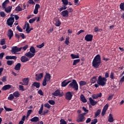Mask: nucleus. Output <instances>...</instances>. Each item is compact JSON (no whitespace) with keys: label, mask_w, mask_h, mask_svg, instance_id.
Segmentation results:
<instances>
[{"label":"nucleus","mask_w":124,"mask_h":124,"mask_svg":"<svg viewBox=\"0 0 124 124\" xmlns=\"http://www.w3.org/2000/svg\"><path fill=\"white\" fill-rule=\"evenodd\" d=\"M89 101H90V102L92 106H95V105H96L97 103V101H94L93 99L91 97H90V98H89Z\"/></svg>","instance_id":"19"},{"label":"nucleus","mask_w":124,"mask_h":124,"mask_svg":"<svg viewBox=\"0 0 124 124\" xmlns=\"http://www.w3.org/2000/svg\"><path fill=\"white\" fill-rule=\"evenodd\" d=\"M6 60H16L17 59V57L15 56H7L5 57Z\"/></svg>","instance_id":"17"},{"label":"nucleus","mask_w":124,"mask_h":124,"mask_svg":"<svg viewBox=\"0 0 124 124\" xmlns=\"http://www.w3.org/2000/svg\"><path fill=\"white\" fill-rule=\"evenodd\" d=\"M71 82V81L69 80V79L64 80L63 82H62V87H66Z\"/></svg>","instance_id":"11"},{"label":"nucleus","mask_w":124,"mask_h":124,"mask_svg":"<svg viewBox=\"0 0 124 124\" xmlns=\"http://www.w3.org/2000/svg\"><path fill=\"white\" fill-rule=\"evenodd\" d=\"M19 90H21L22 91H25V89H24V86H22V85H19Z\"/></svg>","instance_id":"50"},{"label":"nucleus","mask_w":124,"mask_h":124,"mask_svg":"<svg viewBox=\"0 0 124 124\" xmlns=\"http://www.w3.org/2000/svg\"><path fill=\"white\" fill-rule=\"evenodd\" d=\"M21 64L20 63H17V64L15 67V69L17 71H19L20 69Z\"/></svg>","instance_id":"28"},{"label":"nucleus","mask_w":124,"mask_h":124,"mask_svg":"<svg viewBox=\"0 0 124 124\" xmlns=\"http://www.w3.org/2000/svg\"><path fill=\"white\" fill-rule=\"evenodd\" d=\"M38 93L40 95H42V96H43V95H44V93H43V91H42V90H39V91H38Z\"/></svg>","instance_id":"57"},{"label":"nucleus","mask_w":124,"mask_h":124,"mask_svg":"<svg viewBox=\"0 0 124 124\" xmlns=\"http://www.w3.org/2000/svg\"><path fill=\"white\" fill-rule=\"evenodd\" d=\"M13 96L16 97V98L19 97L20 93H19V92L18 91H16L15 92H14L13 93Z\"/></svg>","instance_id":"32"},{"label":"nucleus","mask_w":124,"mask_h":124,"mask_svg":"<svg viewBox=\"0 0 124 124\" xmlns=\"http://www.w3.org/2000/svg\"><path fill=\"white\" fill-rule=\"evenodd\" d=\"M36 50L33 46H31L30 48V51L26 53L25 55L29 58H31L35 55Z\"/></svg>","instance_id":"2"},{"label":"nucleus","mask_w":124,"mask_h":124,"mask_svg":"<svg viewBox=\"0 0 124 124\" xmlns=\"http://www.w3.org/2000/svg\"><path fill=\"white\" fill-rule=\"evenodd\" d=\"M85 32V31H84V30H80V31H79L77 33V35H79V34H80V33H82V32Z\"/></svg>","instance_id":"63"},{"label":"nucleus","mask_w":124,"mask_h":124,"mask_svg":"<svg viewBox=\"0 0 124 124\" xmlns=\"http://www.w3.org/2000/svg\"><path fill=\"white\" fill-rule=\"evenodd\" d=\"M5 55L4 53L2 52L0 54V59L2 60L4 55Z\"/></svg>","instance_id":"60"},{"label":"nucleus","mask_w":124,"mask_h":124,"mask_svg":"<svg viewBox=\"0 0 124 124\" xmlns=\"http://www.w3.org/2000/svg\"><path fill=\"white\" fill-rule=\"evenodd\" d=\"M21 50V48L17 47V46H13L12 47L11 52L13 54H16V52L20 51Z\"/></svg>","instance_id":"8"},{"label":"nucleus","mask_w":124,"mask_h":124,"mask_svg":"<svg viewBox=\"0 0 124 124\" xmlns=\"http://www.w3.org/2000/svg\"><path fill=\"white\" fill-rule=\"evenodd\" d=\"M15 10L16 11L19 12L22 11L23 9L20 7L19 5H18L16 8Z\"/></svg>","instance_id":"33"},{"label":"nucleus","mask_w":124,"mask_h":124,"mask_svg":"<svg viewBox=\"0 0 124 124\" xmlns=\"http://www.w3.org/2000/svg\"><path fill=\"white\" fill-rule=\"evenodd\" d=\"M113 94L109 95V97L108 98V100L110 101L111 100H112L113 97Z\"/></svg>","instance_id":"52"},{"label":"nucleus","mask_w":124,"mask_h":124,"mask_svg":"<svg viewBox=\"0 0 124 124\" xmlns=\"http://www.w3.org/2000/svg\"><path fill=\"white\" fill-rule=\"evenodd\" d=\"M85 120V117L83 116L82 114H79L78 115V117L77 120V122L78 123H82V122H84Z\"/></svg>","instance_id":"9"},{"label":"nucleus","mask_w":124,"mask_h":124,"mask_svg":"<svg viewBox=\"0 0 124 124\" xmlns=\"http://www.w3.org/2000/svg\"><path fill=\"white\" fill-rule=\"evenodd\" d=\"M62 3L64 5H67L68 4V0H62Z\"/></svg>","instance_id":"40"},{"label":"nucleus","mask_w":124,"mask_h":124,"mask_svg":"<svg viewBox=\"0 0 124 124\" xmlns=\"http://www.w3.org/2000/svg\"><path fill=\"white\" fill-rule=\"evenodd\" d=\"M13 36V31L11 29L9 30L7 32V36L9 38V40H11V39Z\"/></svg>","instance_id":"13"},{"label":"nucleus","mask_w":124,"mask_h":124,"mask_svg":"<svg viewBox=\"0 0 124 124\" xmlns=\"http://www.w3.org/2000/svg\"><path fill=\"white\" fill-rule=\"evenodd\" d=\"M82 109H83V110L85 112L88 113L89 110H88V109H87L86 108H85L84 107H83L82 108Z\"/></svg>","instance_id":"62"},{"label":"nucleus","mask_w":124,"mask_h":124,"mask_svg":"<svg viewBox=\"0 0 124 124\" xmlns=\"http://www.w3.org/2000/svg\"><path fill=\"white\" fill-rule=\"evenodd\" d=\"M102 96V94L101 93H99L93 94L92 96V97L93 98V99H97L99 97H101Z\"/></svg>","instance_id":"16"},{"label":"nucleus","mask_w":124,"mask_h":124,"mask_svg":"<svg viewBox=\"0 0 124 124\" xmlns=\"http://www.w3.org/2000/svg\"><path fill=\"white\" fill-rule=\"evenodd\" d=\"M32 110L31 109H30L27 112V117H29L31 113Z\"/></svg>","instance_id":"54"},{"label":"nucleus","mask_w":124,"mask_h":124,"mask_svg":"<svg viewBox=\"0 0 124 124\" xmlns=\"http://www.w3.org/2000/svg\"><path fill=\"white\" fill-rule=\"evenodd\" d=\"M16 29L19 31V32H22L23 30L20 28L18 26L16 27Z\"/></svg>","instance_id":"61"},{"label":"nucleus","mask_w":124,"mask_h":124,"mask_svg":"<svg viewBox=\"0 0 124 124\" xmlns=\"http://www.w3.org/2000/svg\"><path fill=\"white\" fill-rule=\"evenodd\" d=\"M43 108H44V105H43V104H42L41 107L40 108L38 111L39 115H41V113L43 112Z\"/></svg>","instance_id":"35"},{"label":"nucleus","mask_w":124,"mask_h":124,"mask_svg":"<svg viewBox=\"0 0 124 124\" xmlns=\"http://www.w3.org/2000/svg\"><path fill=\"white\" fill-rule=\"evenodd\" d=\"M102 63L101 58L100 55H97L92 62V65L94 68H98Z\"/></svg>","instance_id":"1"},{"label":"nucleus","mask_w":124,"mask_h":124,"mask_svg":"<svg viewBox=\"0 0 124 124\" xmlns=\"http://www.w3.org/2000/svg\"><path fill=\"white\" fill-rule=\"evenodd\" d=\"M36 78V80L38 81L39 79H41L42 78H43V73H40V74L38 75V74H36L35 75Z\"/></svg>","instance_id":"18"},{"label":"nucleus","mask_w":124,"mask_h":124,"mask_svg":"<svg viewBox=\"0 0 124 124\" xmlns=\"http://www.w3.org/2000/svg\"><path fill=\"white\" fill-rule=\"evenodd\" d=\"M40 8V6L38 4H36L35 6V9L34 10L33 13L35 15L37 14L38 12V9Z\"/></svg>","instance_id":"15"},{"label":"nucleus","mask_w":124,"mask_h":124,"mask_svg":"<svg viewBox=\"0 0 124 124\" xmlns=\"http://www.w3.org/2000/svg\"><path fill=\"white\" fill-rule=\"evenodd\" d=\"M69 86L74 88L75 91H78V86L75 79L73 80V81L69 85Z\"/></svg>","instance_id":"5"},{"label":"nucleus","mask_w":124,"mask_h":124,"mask_svg":"<svg viewBox=\"0 0 124 124\" xmlns=\"http://www.w3.org/2000/svg\"><path fill=\"white\" fill-rule=\"evenodd\" d=\"M80 97L81 101H82L83 103L87 102V101L86 99L85 98V96H84L83 94H81L80 95Z\"/></svg>","instance_id":"27"},{"label":"nucleus","mask_w":124,"mask_h":124,"mask_svg":"<svg viewBox=\"0 0 124 124\" xmlns=\"http://www.w3.org/2000/svg\"><path fill=\"white\" fill-rule=\"evenodd\" d=\"M93 35L91 34H87L85 37V40L87 42H91L93 40Z\"/></svg>","instance_id":"10"},{"label":"nucleus","mask_w":124,"mask_h":124,"mask_svg":"<svg viewBox=\"0 0 124 124\" xmlns=\"http://www.w3.org/2000/svg\"><path fill=\"white\" fill-rule=\"evenodd\" d=\"M101 112V109H98L97 111L95 112L94 118H97V117H98V116L100 114Z\"/></svg>","instance_id":"31"},{"label":"nucleus","mask_w":124,"mask_h":124,"mask_svg":"<svg viewBox=\"0 0 124 124\" xmlns=\"http://www.w3.org/2000/svg\"><path fill=\"white\" fill-rule=\"evenodd\" d=\"M107 81V79L104 77H102L101 76H100L98 77V80H97V83L99 85L102 86H104L106 85Z\"/></svg>","instance_id":"3"},{"label":"nucleus","mask_w":124,"mask_h":124,"mask_svg":"<svg viewBox=\"0 0 124 124\" xmlns=\"http://www.w3.org/2000/svg\"><path fill=\"white\" fill-rule=\"evenodd\" d=\"M37 17H35L29 20V23H31V24L33 23L37 19Z\"/></svg>","instance_id":"37"},{"label":"nucleus","mask_w":124,"mask_h":124,"mask_svg":"<svg viewBox=\"0 0 124 124\" xmlns=\"http://www.w3.org/2000/svg\"><path fill=\"white\" fill-rule=\"evenodd\" d=\"M24 85H28L29 84V79L28 78H24L23 80Z\"/></svg>","instance_id":"30"},{"label":"nucleus","mask_w":124,"mask_h":124,"mask_svg":"<svg viewBox=\"0 0 124 124\" xmlns=\"http://www.w3.org/2000/svg\"><path fill=\"white\" fill-rule=\"evenodd\" d=\"M61 15L63 17H68L69 16V12L67 10H65V11H62L61 13Z\"/></svg>","instance_id":"14"},{"label":"nucleus","mask_w":124,"mask_h":124,"mask_svg":"<svg viewBox=\"0 0 124 124\" xmlns=\"http://www.w3.org/2000/svg\"><path fill=\"white\" fill-rule=\"evenodd\" d=\"M45 46V43H43L41 45H37L36 46L38 48H41L43 47H44Z\"/></svg>","instance_id":"42"},{"label":"nucleus","mask_w":124,"mask_h":124,"mask_svg":"<svg viewBox=\"0 0 124 124\" xmlns=\"http://www.w3.org/2000/svg\"><path fill=\"white\" fill-rule=\"evenodd\" d=\"M97 79H96V77H93V78H92L91 79V82L92 83H95Z\"/></svg>","instance_id":"34"},{"label":"nucleus","mask_w":124,"mask_h":124,"mask_svg":"<svg viewBox=\"0 0 124 124\" xmlns=\"http://www.w3.org/2000/svg\"><path fill=\"white\" fill-rule=\"evenodd\" d=\"M20 60H21V61L23 62H25L28 61V59L26 57L25 55V56H22Z\"/></svg>","instance_id":"25"},{"label":"nucleus","mask_w":124,"mask_h":124,"mask_svg":"<svg viewBox=\"0 0 124 124\" xmlns=\"http://www.w3.org/2000/svg\"><path fill=\"white\" fill-rule=\"evenodd\" d=\"M71 56L72 57V59H78L79 58V56L78 55H74L72 54L71 55Z\"/></svg>","instance_id":"38"},{"label":"nucleus","mask_w":124,"mask_h":124,"mask_svg":"<svg viewBox=\"0 0 124 124\" xmlns=\"http://www.w3.org/2000/svg\"><path fill=\"white\" fill-rule=\"evenodd\" d=\"M108 122L109 123H113L114 122V118L112 116V114L110 113L108 116Z\"/></svg>","instance_id":"21"},{"label":"nucleus","mask_w":124,"mask_h":124,"mask_svg":"<svg viewBox=\"0 0 124 124\" xmlns=\"http://www.w3.org/2000/svg\"><path fill=\"white\" fill-rule=\"evenodd\" d=\"M79 59L75 60L73 62V65H76L77 64H78L80 62Z\"/></svg>","instance_id":"36"},{"label":"nucleus","mask_w":124,"mask_h":124,"mask_svg":"<svg viewBox=\"0 0 124 124\" xmlns=\"http://www.w3.org/2000/svg\"><path fill=\"white\" fill-rule=\"evenodd\" d=\"M60 122V124H67V122L64 119H61Z\"/></svg>","instance_id":"44"},{"label":"nucleus","mask_w":124,"mask_h":124,"mask_svg":"<svg viewBox=\"0 0 124 124\" xmlns=\"http://www.w3.org/2000/svg\"><path fill=\"white\" fill-rule=\"evenodd\" d=\"M67 10L68 11V13H72V12H73V10L71 8L67 9Z\"/></svg>","instance_id":"64"},{"label":"nucleus","mask_w":124,"mask_h":124,"mask_svg":"<svg viewBox=\"0 0 124 124\" xmlns=\"http://www.w3.org/2000/svg\"><path fill=\"white\" fill-rule=\"evenodd\" d=\"M4 108L6 110V111H12L13 109L10 108H6L5 106H4Z\"/></svg>","instance_id":"55"},{"label":"nucleus","mask_w":124,"mask_h":124,"mask_svg":"<svg viewBox=\"0 0 124 124\" xmlns=\"http://www.w3.org/2000/svg\"><path fill=\"white\" fill-rule=\"evenodd\" d=\"M14 63V62L13 61H8L7 62V64L8 65H12Z\"/></svg>","instance_id":"45"},{"label":"nucleus","mask_w":124,"mask_h":124,"mask_svg":"<svg viewBox=\"0 0 124 124\" xmlns=\"http://www.w3.org/2000/svg\"><path fill=\"white\" fill-rule=\"evenodd\" d=\"M15 18L11 17L8 18L7 20V24L8 26H10V27H12V25L14 22Z\"/></svg>","instance_id":"7"},{"label":"nucleus","mask_w":124,"mask_h":124,"mask_svg":"<svg viewBox=\"0 0 124 124\" xmlns=\"http://www.w3.org/2000/svg\"><path fill=\"white\" fill-rule=\"evenodd\" d=\"M114 74L113 72H111V74H110V78L112 79H114Z\"/></svg>","instance_id":"58"},{"label":"nucleus","mask_w":124,"mask_h":124,"mask_svg":"<svg viewBox=\"0 0 124 124\" xmlns=\"http://www.w3.org/2000/svg\"><path fill=\"white\" fill-rule=\"evenodd\" d=\"M6 78H7V77H5V76H3L1 79V80L3 81V82H6L7 81L6 80Z\"/></svg>","instance_id":"59"},{"label":"nucleus","mask_w":124,"mask_h":124,"mask_svg":"<svg viewBox=\"0 0 124 124\" xmlns=\"http://www.w3.org/2000/svg\"><path fill=\"white\" fill-rule=\"evenodd\" d=\"M0 15L1 17H4L6 16V14L4 13V12H0Z\"/></svg>","instance_id":"48"},{"label":"nucleus","mask_w":124,"mask_h":124,"mask_svg":"<svg viewBox=\"0 0 124 124\" xmlns=\"http://www.w3.org/2000/svg\"><path fill=\"white\" fill-rule=\"evenodd\" d=\"M51 77L49 73H46V75L44 77V79L43 83H42V85L44 86H46V84H47L46 82H48L50 80Z\"/></svg>","instance_id":"4"},{"label":"nucleus","mask_w":124,"mask_h":124,"mask_svg":"<svg viewBox=\"0 0 124 124\" xmlns=\"http://www.w3.org/2000/svg\"><path fill=\"white\" fill-rule=\"evenodd\" d=\"M48 103L52 105H54L55 104V102L52 100H49Z\"/></svg>","instance_id":"47"},{"label":"nucleus","mask_w":124,"mask_h":124,"mask_svg":"<svg viewBox=\"0 0 124 124\" xmlns=\"http://www.w3.org/2000/svg\"><path fill=\"white\" fill-rule=\"evenodd\" d=\"M9 3V0H6L2 5V8H5L6 7L7 5Z\"/></svg>","instance_id":"29"},{"label":"nucleus","mask_w":124,"mask_h":124,"mask_svg":"<svg viewBox=\"0 0 124 124\" xmlns=\"http://www.w3.org/2000/svg\"><path fill=\"white\" fill-rule=\"evenodd\" d=\"M108 104H106V105L104 107V108H103V109L104 110L107 111V109H108Z\"/></svg>","instance_id":"51"},{"label":"nucleus","mask_w":124,"mask_h":124,"mask_svg":"<svg viewBox=\"0 0 124 124\" xmlns=\"http://www.w3.org/2000/svg\"><path fill=\"white\" fill-rule=\"evenodd\" d=\"M52 95L56 96H59L60 97L62 96V94L61 93L60 90L59 89L56 90L55 92L52 93Z\"/></svg>","instance_id":"12"},{"label":"nucleus","mask_w":124,"mask_h":124,"mask_svg":"<svg viewBox=\"0 0 124 124\" xmlns=\"http://www.w3.org/2000/svg\"><path fill=\"white\" fill-rule=\"evenodd\" d=\"M86 84H87V82L84 81H81L79 83L80 86H82L86 85Z\"/></svg>","instance_id":"41"},{"label":"nucleus","mask_w":124,"mask_h":124,"mask_svg":"<svg viewBox=\"0 0 124 124\" xmlns=\"http://www.w3.org/2000/svg\"><path fill=\"white\" fill-rule=\"evenodd\" d=\"M5 44V39H2V40H1L0 41V45L1 46L4 45Z\"/></svg>","instance_id":"49"},{"label":"nucleus","mask_w":124,"mask_h":124,"mask_svg":"<svg viewBox=\"0 0 124 124\" xmlns=\"http://www.w3.org/2000/svg\"><path fill=\"white\" fill-rule=\"evenodd\" d=\"M74 93L73 92H67L65 94V99L68 100H71L73 94Z\"/></svg>","instance_id":"6"},{"label":"nucleus","mask_w":124,"mask_h":124,"mask_svg":"<svg viewBox=\"0 0 124 124\" xmlns=\"http://www.w3.org/2000/svg\"><path fill=\"white\" fill-rule=\"evenodd\" d=\"M32 87H36V88H39L40 86V83L37 82H34L32 85Z\"/></svg>","instance_id":"23"},{"label":"nucleus","mask_w":124,"mask_h":124,"mask_svg":"<svg viewBox=\"0 0 124 124\" xmlns=\"http://www.w3.org/2000/svg\"><path fill=\"white\" fill-rule=\"evenodd\" d=\"M120 8L122 10L124 11V3H121L120 5Z\"/></svg>","instance_id":"43"},{"label":"nucleus","mask_w":124,"mask_h":124,"mask_svg":"<svg viewBox=\"0 0 124 124\" xmlns=\"http://www.w3.org/2000/svg\"><path fill=\"white\" fill-rule=\"evenodd\" d=\"M39 118L37 116H35L31 119V122H32V123H37V122H39Z\"/></svg>","instance_id":"20"},{"label":"nucleus","mask_w":124,"mask_h":124,"mask_svg":"<svg viewBox=\"0 0 124 124\" xmlns=\"http://www.w3.org/2000/svg\"><path fill=\"white\" fill-rule=\"evenodd\" d=\"M12 87V86L10 85H4L2 88V90H4V91H6L7 90H9V89H10Z\"/></svg>","instance_id":"22"},{"label":"nucleus","mask_w":124,"mask_h":124,"mask_svg":"<svg viewBox=\"0 0 124 124\" xmlns=\"http://www.w3.org/2000/svg\"><path fill=\"white\" fill-rule=\"evenodd\" d=\"M28 3L31 5L35 4V3L34 2L33 0H30L29 1H28Z\"/></svg>","instance_id":"53"},{"label":"nucleus","mask_w":124,"mask_h":124,"mask_svg":"<svg viewBox=\"0 0 124 124\" xmlns=\"http://www.w3.org/2000/svg\"><path fill=\"white\" fill-rule=\"evenodd\" d=\"M54 24L57 27H59L61 25V22L60 21L59 19H56L54 21Z\"/></svg>","instance_id":"24"},{"label":"nucleus","mask_w":124,"mask_h":124,"mask_svg":"<svg viewBox=\"0 0 124 124\" xmlns=\"http://www.w3.org/2000/svg\"><path fill=\"white\" fill-rule=\"evenodd\" d=\"M12 6H8V7H5V8H3L4 9L5 11L7 13H9L10 12H11V10H12Z\"/></svg>","instance_id":"26"},{"label":"nucleus","mask_w":124,"mask_h":124,"mask_svg":"<svg viewBox=\"0 0 124 124\" xmlns=\"http://www.w3.org/2000/svg\"><path fill=\"white\" fill-rule=\"evenodd\" d=\"M29 47L28 45H26L25 46L22 47H20V48H21L23 51L26 50Z\"/></svg>","instance_id":"46"},{"label":"nucleus","mask_w":124,"mask_h":124,"mask_svg":"<svg viewBox=\"0 0 124 124\" xmlns=\"http://www.w3.org/2000/svg\"><path fill=\"white\" fill-rule=\"evenodd\" d=\"M44 106H45V107H46L48 108H51V106L49 105V104H48V103L45 104Z\"/></svg>","instance_id":"56"},{"label":"nucleus","mask_w":124,"mask_h":124,"mask_svg":"<svg viewBox=\"0 0 124 124\" xmlns=\"http://www.w3.org/2000/svg\"><path fill=\"white\" fill-rule=\"evenodd\" d=\"M14 98V96L13 94H10L9 96V97H8V99L9 100L11 101L12 100H13Z\"/></svg>","instance_id":"39"}]
</instances>
